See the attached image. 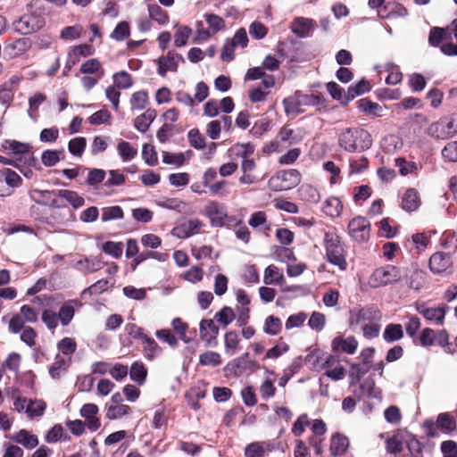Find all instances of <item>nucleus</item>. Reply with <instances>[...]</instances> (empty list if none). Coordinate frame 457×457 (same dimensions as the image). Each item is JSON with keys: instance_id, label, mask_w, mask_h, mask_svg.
<instances>
[{"instance_id": "nucleus-2", "label": "nucleus", "mask_w": 457, "mask_h": 457, "mask_svg": "<svg viewBox=\"0 0 457 457\" xmlns=\"http://www.w3.org/2000/svg\"><path fill=\"white\" fill-rule=\"evenodd\" d=\"M323 245L327 261L341 270L347 269L346 250L340 237L334 232H326Z\"/></svg>"}, {"instance_id": "nucleus-31", "label": "nucleus", "mask_w": 457, "mask_h": 457, "mask_svg": "<svg viewBox=\"0 0 457 457\" xmlns=\"http://www.w3.org/2000/svg\"><path fill=\"white\" fill-rule=\"evenodd\" d=\"M420 204L418 192L414 188L405 191L402 198V208L407 212L416 211Z\"/></svg>"}, {"instance_id": "nucleus-38", "label": "nucleus", "mask_w": 457, "mask_h": 457, "mask_svg": "<svg viewBox=\"0 0 457 457\" xmlns=\"http://www.w3.org/2000/svg\"><path fill=\"white\" fill-rule=\"evenodd\" d=\"M141 342L144 345L145 356L148 360L154 359L162 353V348L154 338L145 335Z\"/></svg>"}, {"instance_id": "nucleus-62", "label": "nucleus", "mask_w": 457, "mask_h": 457, "mask_svg": "<svg viewBox=\"0 0 457 457\" xmlns=\"http://www.w3.org/2000/svg\"><path fill=\"white\" fill-rule=\"evenodd\" d=\"M148 12L150 18L161 25H164L169 21V16L167 12L158 4H150L148 6Z\"/></svg>"}, {"instance_id": "nucleus-52", "label": "nucleus", "mask_w": 457, "mask_h": 457, "mask_svg": "<svg viewBox=\"0 0 457 457\" xmlns=\"http://www.w3.org/2000/svg\"><path fill=\"white\" fill-rule=\"evenodd\" d=\"M123 217V210L118 205L107 206L102 209L101 220L103 222H107L113 220H121Z\"/></svg>"}, {"instance_id": "nucleus-26", "label": "nucleus", "mask_w": 457, "mask_h": 457, "mask_svg": "<svg viewBox=\"0 0 457 457\" xmlns=\"http://www.w3.org/2000/svg\"><path fill=\"white\" fill-rule=\"evenodd\" d=\"M263 282L265 285L284 286L285 278L282 270L273 264L269 265L264 270Z\"/></svg>"}, {"instance_id": "nucleus-53", "label": "nucleus", "mask_w": 457, "mask_h": 457, "mask_svg": "<svg viewBox=\"0 0 457 457\" xmlns=\"http://www.w3.org/2000/svg\"><path fill=\"white\" fill-rule=\"evenodd\" d=\"M87 146V140L83 137L71 139L68 143V150L75 157H81Z\"/></svg>"}, {"instance_id": "nucleus-10", "label": "nucleus", "mask_w": 457, "mask_h": 457, "mask_svg": "<svg viewBox=\"0 0 457 457\" xmlns=\"http://www.w3.org/2000/svg\"><path fill=\"white\" fill-rule=\"evenodd\" d=\"M37 321V313L30 305L24 304L21 307L20 313L14 314L8 325V329L12 334H18L26 323H36Z\"/></svg>"}, {"instance_id": "nucleus-25", "label": "nucleus", "mask_w": 457, "mask_h": 457, "mask_svg": "<svg viewBox=\"0 0 457 457\" xmlns=\"http://www.w3.org/2000/svg\"><path fill=\"white\" fill-rule=\"evenodd\" d=\"M104 262L98 257H85L76 262V268L84 274L93 273L102 269Z\"/></svg>"}, {"instance_id": "nucleus-49", "label": "nucleus", "mask_w": 457, "mask_h": 457, "mask_svg": "<svg viewBox=\"0 0 457 457\" xmlns=\"http://www.w3.org/2000/svg\"><path fill=\"white\" fill-rule=\"evenodd\" d=\"M94 54V48L91 45L82 44L73 46L70 49L68 55L77 60V63L79 62L81 57H87Z\"/></svg>"}, {"instance_id": "nucleus-41", "label": "nucleus", "mask_w": 457, "mask_h": 457, "mask_svg": "<svg viewBox=\"0 0 457 457\" xmlns=\"http://www.w3.org/2000/svg\"><path fill=\"white\" fill-rule=\"evenodd\" d=\"M342 204L337 197H328L323 205V212L326 215L335 218L338 217L342 212Z\"/></svg>"}, {"instance_id": "nucleus-16", "label": "nucleus", "mask_w": 457, "mask_h": 457, "mask_svg": "<svg viewBox=\"0 0 457 457\" xmlns=\"http://www.w3.org/2000/svg\"><path fill=\"white\" fill-rule=\"evenodd\" d=\"M227 208L223 204L210 201L204 207V214L210 220L212 227H223L222 221L226 217Z\"/></svg>"}, {"instance_id": "nucleus-35", "label": "nucleus", "mask_w": 457, "mask_h": 457, "mask_svg": "<svg viewBox=\"0 0 457 457\" xmlns=\"http://www.w3.org/2000/svg\"><path fill=\"white\" fill-rule=\"evenodd\" d=\"M358 109L364 114L371 116H381V112L383 111L381 105L368 98H362L358 101Z\"/></svg>"}, {"instance_id": "nucleus-58", "label": "nucleus", "mask_w": 457, "mask_h": 457, "mask_svg": "<svg viewBox=\"0 0 457 457\" xmlns=\"http://www.w3.org/2000/svg\"><path fill=\"white\" fill-rule=\"evenodd\" d=\"M46 97L43 93L37 92L29 98V110L28 113L30 118L36 120L37 112L39 106L46 101Z\"/></svg>"}, {"instance_id": "nucleus-34", "label": "nucleus", "mask_w": 457, "mask_h": 457, "mask_svg": "<svg viewBox=\"0 0 457 457\" xmlns=\"http://www.w3.org/2000/svg\"><path fill=\"white\" fill-rule=\"evenodd\" d=\"M370 369L371 365L362 361L352 364L349 371L350 386L357 384Z\"/></svg>"}, {"instance_id": "nucleus-4", "label": "nucleus", "mask_w": 457, "mask_h": 457, "mask_svg": "<svg viewBox=\"0 0 457 457\" xmlns=\"http://www.w3.org/2000/svg\"><path fill=\"white\" fill-rule=\"evenodd\" d=\"M402 273L399 268L394 265H385L377 268L369 277L368 284L370 287L378 288L400 280Z\"/></svg>"}, {"instance_id": "nucleus-55", "label": "nucleus", "mask_w": 457, "mask_h": 457, "mask_svg": "<svg viewBox=\"0 0 457 457\" xmlns=\"http://www.w3.org/2000/svg\"><path fill=\"white\" fill-rule=\"evenodd\" d=\"M130 105L133 110H143L148 104V94L145 90H139L132 94Z\"/></svg>"}, {"instance_id": "nucleus-40", "label": "nucleus", "mask_w": 457, "mask_h": 457, "mask_svg": "<svg viewBox=\"0 0 457 457\" xmlns=\"http://www.w3.org/2000/svg\"><path fill=\"white\" fill-rule=\"evenodd\" d=\"M117 151L124 162L133 160L137 154V149L132 146L130 143L124 140L118 143Z\"/></svg>"}, {"instance_id": "nucleus-23", "label": "nucleus", "mask_w": 457, "mask_h": 457, "mask_svg": "<svg viewBox=\"0 0 457 457\" xmlns=\"http://www.w3.org/2000/svg\"><path fill=\"white\" fill-rule=\"evenodd\" d=\"M98 407L95 403H86L80 409V415L86 420V425L90 431H96L101 422L96 417Z\"/></svg>"}, {"instance_id": "nucleus-27", "label": "nucleus", "mask_w": 457, "mask_h": 457, "mask_svg": "<svg viewBox=\"0 0 457 457\" xmlns=\"http://www.w3.org/2000/svg\"><path fill=\"white\" fill-rule=\"evenodd\" d=\"M354 395L361 399L364 396L370 398H378L380 391L375 387V382L372 378H366L359 386L358 390L353 391Z\"/></svg>"}, {"instance_id": "nucleus-29", "label": "nucleus", "mask_w": 457, "mask_h": 457, "mask_svg": "<svg viewBox=\"0 0 457 457\" xmlns=\"http://www.w3.org/2000/svg\"><path fill=\"white\" fill-rule=\"evenodd\" d=\"M155 118L156 111L149 108L135 119L134 126L139 132L145 133L148 130Z\"/></svg>"}, {"instance_id": "nucleus-56", "label": "nucleus", "mask_w": 457, "mask_h": 457, "mask_svg": "<svg viewBox=\"0 0 457 457\" xmlns=\"http://www.w3.org/2000/svg\"><path fill=\"white\" fill-rule=\"evenodd\" d=\"M46 408V403L43 400H29L27 406V415L29 419L41 417Z\"/></svg>"}, {"instance_id": "nucleus-20", "label": "nucleus", "mask_w": 457, "mask_h": 457, "mask_svg": "<svg viewBox=\"0 0 457 457\" xmlns=\"http://www.w3.org/2000/svg\"><path fill=\"white\" fill-rule=\"evenodd\" d=\"M248 353L229 361L225 370L229 375L240 377L244 375L252 366L255 367L254 361H248Z\"/></svg>"}, {"instance_id": "nucleus-9", "label": "nucleus", "mask_w": 457, "mask_h": 457, "mask_svg": "<svg viewBox=\"0 0 457 457\" xmlns=\"http://www.w3.org/2000/svg\"><path fill=\"white\" fill-rule=\"evenodd\" d=\"M204 17L208 27L204 28L202 21L197 22L196 37L198 40L206 41L212 35L225 29V21L221 17L213 13H205Z\"/></svg>"}, {"instance_id": "nucleus-54", "label": "nucleus", "mask_w": 457, "mask_h": 457, "mask_svg": "<svg viewBox=\"0 0 457 457\" xmlns=\"http://www.w3.org/2000/svg\"><path fill=\"white\" fill-rule=\"evenodd\" d=\"M18 334H20L21 341L23 342L27 346L32 348L36 345L37 333L33 328L23 325V328Z\"/></svg>"}, {"instance_id": "nucleus-48", "label": "nucleus", "mask_w": 457, "mask_h": 457, "mask_svg": "<svg viewBox=\"0 0 457 457\" xmlns=\"http://www.w3.org/2000/svg\"><path fill=\"white\" fill-rule=\"evenodd\" d=\"M327 90L333 99L339 101L342 104L349 103L347 91L345 92L338 84L334 81L327 84Z\"/></svg>"}, {"instance_id": "nucleus-11", "label": "nucleus", "mask_w": 457, "mask_h": 457, "mask_svg": "<svg viewBox=\"0 0 457 457\" xmlns=\"http://www.w3.org/2000/svg\"><path fill=\"white\" fill-rule=\"evenodd\" d=\"M44 26V18L36 13L24 14L13 23L14 30L21 35H29L39 30Z\"/></svg>"}, {"instance_id": "nucleus-51", "label": "nucleus", "mask_w": 457, "mask_h": 457, "mask_svg": "<svg viewBox=\"0 0 457 457\" xmlns=\"http://www.w3.org/2000/svg\"><path fill=\"white\" fill-rule=\"evenodd\" d=\"M436 427L445 433L453 431L456 427L454 418L448 412L440 413L436 420Z\"/></svg>"}, {"instance_id": "nucleus-57", "label": "nucleus", "mask_w": 457, "mask_h": 457, "mask_svg": "<svg viewBox=\"0 0 457 457\" xmlns=\"http://www.w3.org/2000/svg\"><path fill=\"white\" fill-rule=\"evenodd\" d=\"M67 361L63 357L57 354L54 363L49 368V374L53 378H58L67 370Z\"/></svg>"}, {"instance_id": "nucleus-64", "label": "nucleus", "mask_w": 457, "mask_h": 457, "mask_svg": "<svg viewBox=\"0 0 457 457\" xmlns=\"http://www.w3.org/2000/svg\"><path fill=\"white\" fill-rule=\"evenodd\" d=\"M106 172L102 169H91L88 170L87 183L88 186L97 189L99 185L104 180Z\"/></svg>"}, {"instance_id": "nucleus-46", "label": "nucleus", "mask_w": 457, "mask_h": 457, "mask_svg": "<svg viewBox=\"0 0 457 457\" xmlns=\"http://www.w3.org/2000/svg\"><path fill=\"white\" fill-rule=\"evenodd\" d=\"M239 337L236 331H228L225 334V353L232 356L239 350Z\"/></svg>"}, {"instance_id": "nucleus-30", "label": "nucleus", "mask_w": 457, "mask_h": 457, "mask_svg": "<svg viewBox=\"0 0 457 457\" xmlns=\"http://www.w3.org/2000/svg\"><path fill=\"white\" fill-rule=\"evenodd\" d=\"M219 333V328L215 325L212 320H202L200 322V336L201 338L207 343L215 339Z\"/></svg>"}, {"instance_id": "nucleus-32", "label": "nucleus", "mask_w": 457, "mask_h": 457, "mask_svg": "<svg viewBox=\"0 0 457 457\" xmlns=\"http://www.w3.org/2000/svg\"><path fill=\"white\" fill-rule=\"evenodd\" d=\"M30 47L29 38L21 37L7 44L5 49L10 57H17L21 55Z\"/></svg>"}, {"instance_id": "nucleus-43", "label": "nucleus", "mask_w": 457, "mask_h": 457, "mask_svg": "<svg viewBox=\"0 0 457 457\" xmlns=\"http://www.w3.org/2000/svg\"><path fill=\"white\" fill-rule=\"evenodd\" d=\"M371 87L368 80L362 79L356 84L351 85L347 89L349 102L355 97L361 96L370 90Z\"/></svg>"}, {"instance_id": "nucleus-13", "label": "nucleus", "mask_w": 457, "mask_h": 457, "mask_svg": "<svg viewBox=\"0 0 457 457\" xmlns=\"http://www.w3.org/2000/svg\"><path fill=\"white\" fill-rule=\"evenodd\" d=\"M370 224L369 220L361 216L352 219L348 224V233L356 242L362 243L369 239Z\"/></svg>"}, {"instance_id": "nucleus-19", "label": "nucleus", "mask_w": 457, "mask_h": 457, "mask_svg": "<svg viewBox=\"0 0 457 457\" xmlns=\"http://www.w3.org/2000/svg\"><path fill=\"white\" fill-rule=\"evenodd\" d=\"M315 28L316 21L305 17L295 18L290 25L291 31L301 38L310 37Z\"/></svg>"}, {"instance_id": "nucleus-33", "label": "nucleus", "mask_w": 457, "mask_h": 457, "mask_svg": "<svg viewBox=\"0 0 457 457\" xmlns=\"http://www.w3.org/2000/svg\"><path fill=\"white\" fill-rule=\"evenodd\" d=\"M59 199H63L68 202L74 209L82 207L85 204V199L79 195L76 191L69 189L58 190Z\"/></svg>"}, {"instance_id": "nucleus-7", "label": "nucleus", "mask_w": 457, "mask_h": 457, "mask_svg": "<svg viewBox=\"0 0 457 457\" xmlns=\"http://www.w3.org/2000/svg\"><path fill=\"white\" fill-rule=\"evenodd\" d=\"M1 146L3 151L13 154L16 157V161L21 162L28 166H34L37 162V159L30 152L29 144L12 139H5L3 141Z\"/></svg>"}, {"instance_id": "nucleus-6", "label": "nucleus", "mask_w": 457, "mask_h": 457, "mask_svg": "<svg viewBox=\"0 0 457 457\" xmlns=\"http://www.w3.org/2000/svg\"><path fill=\"white\" fill-rule=\"evenodd\" d=\"M457 133V114L441 118L431 123L428 134L436 139H446Z\"/></svg>"}, {"instance_id": "nucleus-14", "label": "nucleus", "mask_w": 457, "mask_h": 457, "mask_svg": "<svg viewBox=\"0 0 457 457\" xmlns=\"http://www.w3.org/2000/svg\"><path fill=\"white\" fill-rule=\"evenodd\" d=\"M22 80V76L14 74L0 85V104L9 107L14 98V93Z\"/></svg>"}, {"instance_id": "nucleus-50", "label": "nucleus", "mask_w": 457, "mask_h": 457, "mask_svg": "<svg viewBox=\"0 0 457 457\" xmlns=\"http://www.w3.org/2000/svg\"><path fill=\"white\" fill-rule=\"evenodd\" d=\"M403 337V327L401 324L391 323L385 328L383 338L386 342L400 340Z\"/></svg>"}, {"instance_id": "nucleus-12", "label": "nucleus", "mask_w": 457, "mask_h": 457, "mask_svg": "<svg viewBox=\"0 0 457 457\" xmlns=\"http://www.w3.org/2000/svg\"><path fill=\"white\" fill-rule=\"evenodd\" d=\"M31 198L43 205H49L54 208L62 209L65 213L64 216H71V212L67 206L62 205L59 201L58 190H39L35 189L31 192Z\"/></svg>"}, {"instance_id": "nucleus-21", "label": "nucleus", "mask_w": 457, "mask_h": 457, "mask_svg": "<svg viewBox=\"0 0 457 457\" xmlns=\"http://www.w3.org/2000/svg\"><path fill=\"white\" fill-rule=\"evenodd\" d=\"M306 362L309 363L313 370H320L325 368H332L337 362V358L330 355L314 352L307 355Z\"/></svg>"}, {"instance_id": "nucleus-47", "label": "nucleus", "mask_w": 457, "mask_h": 457, "mask_svg": "<svg viewBox=\"0 0 457 457\" xmlns=\"http://www.w3.org/2000/svg\"><path fill=\"white\" fill-rule=\"evenodd\" d=\"M147 375V370L141 361H135L132 363L129 370L130 379L136 383L144 384Z\"/></svg>"}, {"instance_id": "nucleus-5", "label": "nucleus", "mask_w": 457, "mask_h": 457, "mask_svg": "<svg viewBox=\"0 0 457 457\" xmlns=\"http://www.w3.org/2000/svg\"><path fill=\"white\" fill-rule=\"evenodd\" d=\"M301 181V174L297 170L290 169L277 172L268 182L270 189L275 192L289 190Z\"/></svg>"}, {"instance_id": "nucleus-15", "label": "nucleus", "mask_w": 457, "mask_h": 457, "mask_svg": "<svg viewBox=\"0 0 457 457\" xmlns=\"http://www.w3.org/2000/svg\"><path fill=\"white\" fill-rule=\"evenodd\" d=\"M184 58L175 51H169L166 55L161 56L157 60V72L164 77L168 71L176 72L179 62H183Z\"/></svg>"}, {"instance_id": "nucleus-3", "label": "nucleus", "mask_w": 457, "mask_h": 457, "mask_svg": "<svg viewBox=\"0 0 457 457\" xmlns=\"http://www.w3.org/2000/svg\"><path fill=\"white\" fill-rule=\"evenodd\" d=\"M324 99L320 94H303L295 91L294 95L283 100L284 109L287 114H299L304 112L306 106H321Z\"/></svg>"}, {"instance_id": "nucleus-8", "label": "nucleus", "mask_w": 457, "mask_h": 457, "mask_svg": "<svg viewBox=\"0 0 457 457\" xmlns=\"http://www.w3.org/2000/svg\"><path fill=\"white\" fill-rule=\"evenodd\" d=\"M382 312L374 304L366 305L350 312L349 323L351 327L363 326L376 321H380Z\"/></svg>"}, {"instance_id": "nucleus-1", "label": "nucleus", "mask_w": 457, "mask_h": 457, "mask_svg": "<svg viewBox=\"0 0 457 457\" xmlns=\"http://www.w3.org/2000/svg\"><path fill=\"white\" fill-rule=\"evenodd\" d=\"M339 145L350 153L363 152L372 145L370 134L364 129L349 128L338 137Z\"/></svg>"}, {"instance_id": "nucleus-28", "label": "nucleus", "mask_w": 457, "mask_h": 457, "mask_svg": "<svg viewBox=\"0 0 457 457\" xmlns=\"http://www.w3.org/2000/svg\"><path fill=\"white\" fill-rule=\"evenodd\" d=\"M358 347V342L353 337L346 338L336 337L332 341V348L336 351L341 350L348 354H353Z\"/></svg>"}, {"instance_id": "nucleus-44", "label": "nucleus", "mask_w": 457, "mask_h": 457, "mask_svg": "<svg viewBox=\"0 0 457 457\" xmlns=\"http://www.w3.org/2000/svg\"><path fill=\"white\" fill-rule=\"evenodd\" d=\"M269 449V444L265 442H253L246 445L245 449V457H264Z\"/></svg>"}, {"instance_id": "nucleus-22", "label": "nucleus", "mask_w": 457, "mask_h": 457, "mask_svg": "<svg viewBox=\"0 0 457 457\" xmlns=\"http://www.w3.org/2000/svg\"><path fill=\"white\" fill-rule=\"evenodd\" d=\"M429 269L434 274H440L447 270L452 265L453 261L450 253L436 252L429 258Z\"/></svg>"}, {"instance_id": "nucleus-18", "label": "nucleus", "mask_w": 457, "mask_h": 457, "mask_svg": "<svg viewBox=\"0 0 457 457\" xmlns=\"http://www.w3.org/2000/svg\"><path fill=\"white\" fill-rule=\"evenodd\" d=\"M204 223L199 219H190L172 229V235L179 238H187L197 234L203 228Z\"/></svg>"}, {"instance_id": "nucleus-39", "label": "nucleus", "mask_w": 457, "mask_h": 457, "mask_svg": "<svg viewBox=\"0 0 457 457\" xmlns=\"http://www.w3.org/2000/svg\"><path fill=\"white\" fill-rule=\"evenodd\" d=\"M349 445L348 438L343 435L337 434L331 438L330 451L335 456L341 455L345 453Z\"/></svg>"}, {"instance_id": "nucleus-63", "label": "nucleus", "mask_w": 457, "mask_h": 457, "mask_svg": "<svg viewBox=\"0 0 457 457\" xmlns=\"http://www.w3.org/2000/svg\"><path fill=\"white\" fill-rule=\"evenodd\" d=\"M231 154L243 159L252 155L254 152V145L251 143L236 144L229 149Z\"/></svg>"}, {"instance_id": "nucleus-61", "label": "nucleus", "mask_w": 457, "mask_h": 457, "mask_svg": "<svg viewBox=\"0 0 457 457\" xmlns=\"http://www.w3.org/2000/svg\"><path fill=\"white\" fill-rule=\"evenodd\" d=\"M114 282L108 279H99L82 292V296L85 295H100L105 292L109 287L112 286Z\"/></svg>"}, {"instance_id": "nucleus-60", "label": "nucleus", "mask_w": 457, "mask_h": 457, "mask_svg": "<svg viewBox=\"0 0 457 457\" xmlns=\"http://www.w3.org/2000/svg\"><path fill=\"white\" fill-rule=\"evenodd\" d=\"M115 87L120 89H127L132 87L133 79L127 71H119L112 75Z\"/></svg>"}, {"instance_id": "nucleus-36", "label": "nucleus", "mask_w": 457, "mask_h": 457, "mask_svg": "<svg viewBox=\"0 0 457 457\" xmlns=\"http://www.w3.org/2000/svg\"><path fill=\"white\" fill-rule=\"evenodd\" d=\"M76 301H68L65 302L60 308L59 312L57 314L58 320H60L62 326H67L72 320L75 309L74 303Z\"/></svg>"}, {"instance_id": "nucleus-17", "label": "nucleus", "mask_w": 457, "mask_h": 457, "mask_svg": "<svg viewBox=\"0 0 457 457\" xmlns=\"http://www.w3.org/2000/svg\"><path fill=\"white\" fill-rule=\"evenodd\" d=\"M416 309L428 321L436 325H443L448 307L445 304L437 307H427L425 304H420Z\"/></svg>"}, {"instance_id": "nucleus-24", "label": "nucleus", "mask_w": 457, "mask_h": 457, "mask_svg": "<svg viewBox=\"0 0 457 457\" xmlns=\"http://www.w3.org/2000/svg\"><path fill=\"white\" fill-rule=\"evenodd\" d=\"M10 438L17 444L21 445L26 449H34L38 445V438L37 436L30 434L26 429H21L17 433L10 436Z\"/></svg>"}, {"instance_id": "nucleus-45", "label": "nucleus", "mask_w": 457, "mask_h": 457, "mask_svg": "<svg viewBox=\"0 0 457 457\" xmlns=\"http://www.w3.org/2000/svg\"><path fill=\"white\" fill-rule=\"evenodd\" d=\"M282 329L281 320L274 315H270L265 319L263 332L269 336H277Z\"/></svg>"}, {"instance_id": "nucleus-37", "label": "nucleus", "mask_w": 457, "mask_h": 457, "mask_svg": "<svg viewBox=\"0 0 457 457\" xmlns=\"http://www.w3.org/2000/svg\"><path fill=\"white\" fill-rule=\"evenodd\" d=\"M298 192L301 199L309 203L316 204L320 199L319 190L310 184L302 185L299 187Z\"/></svg>"}, {"instance_id": "nucleus-59", "label": "nucleus", "mask_w": 457, "mask_h": 457, "mask_svg": "<svg viewBox=\"0 0 457 457\" xmlns=\"http://www.w3.org/2000/svg\"><path fill=\"white\" fill-rule=\"evenodd\" d=\"M276 386L274 380L270 378H266L259 386V393L262 400H269L276 394Z\"/></svg>"}, {"instance_id": "nucleus-42", "label": "nucleus", "mask_w": 457, "mask_h": 457, "mask_svg": "<svg viewBox=\"0 0 457 457\" xmlns=\"http://www.w3.org/2000/svg\"><path fill=\"white\" fill-rule=\"evenodd\" d=\"M64 158V151L61 150H46L42 153L41 161L46 167H53L62 159Z\"/></svg>"}]
</instances>
